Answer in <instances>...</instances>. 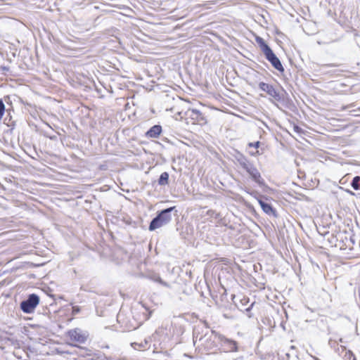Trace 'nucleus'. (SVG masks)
<instances>
[{
	"instance_id": "29",
	"label": "nucleus",
	"mask_w": 360,
	"mask_h": 360,
	"mask_svg": "<svg viewBox=\"0 0 360 360\" xmlns=\"http://www.w3.org/2000/svg\"><path fill=\"white\" fill-rule=\"evenodd\" d=\"M349 243L350 244V247H352L353 245L355 243V238L354 236H350L349 238Z\"/></svg>"
},
{
	"instance_id": "20",
	"label": "nucleus",
	"mask_w": 360,
	"mask_h": 360,
	"mask_svg": "<svg viewBox=\"0 0 360 360\" xmlns=\"http://www.w3.org/2000/svg\"><path fill=\"white\" fill-rule=\"evenodd\" d=\"M274 86L272 84L266 83L264 82H259L258 84V87L259 90L265 92L266 94H268L271 89Z\"/></svg>"
},
{
	"instance_id": "1",
	"label": "nucleus",
	"mask_w": 360,
	"mask_h": 360,
	"mask_svg": "<svg viewBox=\"0 0 360 360\" xmlns=\"http://www.w3.org/2000/svg\"><path fill=\"white\" fill-rule=\"evenodd\" d=\"M205 330H199V328H194L193 339L194 345L198 341L205 351L218 350L219 346V336L221 333L214 330H208L210 324L207 321H202Z\"/></svg>"
},
{
	"instance_id": "13",
	"label": "nucleus",
	"mask_w": 360,
	"mask_h": 360,
	"mask_svg": "<svg viewBox=\"0 0 360 360\" xmlns=\"http://www.w3.org/2000/svg\"><path fill=\"white\" fill-rule=\"evenodd\" d=\"M186 115H189L192 120L198 122H206V119L201 111L196 108H188L185 112Z\"/></svg>"
},
{
	"instance_id": "9",
	"label": "nucleus",
	"mask_w": 360,
	"mask_h": 360,
	"mask_svg": "<svg viewBox=\"0 0 360 360\" xmlns=\"http://www.w3.org/2000/svg\"><path fill=\"white\" fill-rule=\"evenodd\" d=\"M218 350H221L225 353H235L239 351L238 342L232 339L222 335L219 336V346Z\"/></svg>"
},
{
	"instance_id": "27",
	"label": "nucleus",
	"mask_w": 360,
	"mask_h": 360,
	"mask_svg": "<svg viewBox=\"0 0 360 360\" xmlns=\"http://www.w3.org/2000/svg\"><path fill=\"white\" fill-rule=\"evenodd\" d=\"M248 153V154L250 155V156H252V157H256L259 155H260V153L259 152L258 150H248L247 151Z\"/></svg>"
},
{
	"instance_id": "30",
	"label": "nucleus",
	"mask_w": 360,
	"mask_h": 360,
	"mask_svg": "<svg viewBox=\"0 0 360 360\" xmlns=\"http://www.w3.org/2000/svg\"><path fill=\"white\" fill-rule=\"evenodd\" d=\"M352 105H353V104H349V105H342V106L341 107V108H342V110H346L349 109Z\"/></svg>"
},
{
	"instance_id": "18",
	"label": "nucleus",
	"mask_w": 360,
	"mask_h": 360,
	"mask_svg": "<svg viewBox=\"0 0 360 360\" xmlns=\"http://www.w3.org/2000/svg\"><path fill=\"white\" fill-rule=\"evenodd\" d=\"M158 184L162 186L168 185L169 184V174L167 172L161 173L158 179Z\"/></svg>"
},
{
	"instance_id": "19",
	"label": "nucleus",
	"mask_w": 360,
	"mask_h": 360,
	"mask_svg": "<svg viewBox=\"0 0 360 360\" xmlns=\"http://www.w3.org/2000/svg\"><path fill=\"white\" fill-rule=\"evenodd\" d=\"M344 233H341V236L340 237V248L341 250H345L349 248V250L352 249V247H350V244L349 243V238L347 236H343Z\"/></svg>"
},
{
	"instance_id": "35",
	"label": "nucleus",
	"mask_w": 360,
	"mask_h": 360,
	"mask_svg": "<svg viewBox=\"0 0 360 360\" xmlns=\"http://www.w3.org/2000/svg\"><path fill=\"white\" fill-rule=\"evenodd\" d=\"M348 353H349V356H352V360H356L355 355L351 350H349Z\"/></svg>"
},
{
	"instance_id": "15",
	"label": "nucleus",
	"mask_w": 360,
	"mask_h": 360,
	"mask_svg": "<svg viewBox=\"0 0 360 360\" xmlns=\"http://www.w3.org/2000/svg\"><path fill=\"white\" fill-rule=\"evenodd\" d=\"M232 155L241 168L244 165H245L249 161H250V159H248L243 153H242L237 149H235L233 150V153H232Z\"/></svg>"
},
{
	"instance_id": "5",
	"label": "nucleus",
	"mask_w": 360,
	"mask_h": 360,
	"mask_svg": "<svg viewBox=\"0 0 360 360\" xmlns=\"http://www.w3.org/2000/svg\"><path fill=\"white\" fill-rule=\"evenodd\" d=\"M240 190L255 198L260 205L261 209L265 214L274 217H278V212L272 204L269 202V197L262 195L258 191L251 189L245 186H240Z\"/></svg>"
},
{
	"instance_id": "28",
	"label": "nucleus",
	"mask_w": 360,
	"mask_h": 360,
	"mask_svg": "<svg viewBox=\"0 0 360 360\" xmlns=\"http://www.w3.org/2000/svg\"><path fill=\"white\" fill-rule=\"evenodd\" d=\"M143 307L146 309V310L147 311L146 319L148 320L152 316L153 311L150 309H149L148 307H146L145 305H143Z\"/></svg>"
},
{
	"instance_id": "6",
	"label": "nucleus",
	"mask_w": 360,
	"mask_h": 360,
	"mask_svg": "<svg viewBox=\"0 0 360 360\" xmlns=\"http://www.w3.org/2000/svg\"><path fill=\"white\" fill-rule=\"evenodd\" d=\"M267 95L290 110H293L295 108L294 102L289 94L280 84L274 86Z\"/></svg>"
},
{
	"instance_id": "16",
	"label": "nucleus",
	"mask_w": 360,
	"mask_h": 360,
	"mask_svg": "<svg viewBox=\"0 0 360 360\" xmlns=\"http://www.w3.org/2000/svg\"><path fill=\"white\" fill-rule=\"evenodd\" d=\"M24 151L28 156H30L33 160H38V158L40 157L39 153L37 150V148L34 145H25Z\"/></svg>"
},
{
	"instance_id": "31",
	"label": "nucleus",
	"mask_w": 360,
	"mask_h": 360,
	"mask_svg": "<svg viewBox=\"0 0 360 360\" xmlns=\"http://www.w3.org/2000/svg\"><path fill=\"white\" fill-rule=\"evenodd\" d=\"M162 141H165V142H167V143H169L171 145H174V143L171 140H169L168 138H167V137H164L162 139Z\"/></svg>"
},
{
	"instance_id": "3",
	"label": "nucleus",
	"mask_w": 360,
	"mask_h": 360,
	"mask_svg": "<svg viewBox=\"0 0 360 360\" xmlns=\"http://www.w3.org/2000/svg\"><path fill=\"white\" fill-rule=\"evenodd\" d=\"M255 40L264 54L265 59L270 63L275 70L281 74H283L285 68L281 60L270 47L269 44L264 40V39L259 35H255Z\"/></svg>"
},
{
	"instance_id": "12",
	"label": "nucleus",
	"mask_w": 360,
	"mask_h": 360,
	"mask_svg": "<svg viewBox=\"0 0 360 360\" xmlns=\"http://www.w3.org/2000/svg\"><path fill=\"white\" fill-rule=\"evenodd\" d=\"M162 133V127L160 124H154L145 132V137L148 139H158Z\"/></svg>"
},
{
	"instance_id": "39",
	"label": "nucleus",
	"mask_w": 360,
	"mask_h": 360,
	"mask_svg": "<svg viewBox=\"0 0 360 360\" xmlns=\"http://www.w3.org/2000/svg\"><path fill=\"white\" fill-rule=\"evenodd\" d=\"M257 68L260 69V70H264V68L261 65H259L258 64L257 65Z\"/></svg>"
},
{
	"instance_id": "45",
	"label": "nucleus",
	"mask_w": 360,
	"mask_h": 360,
	"mask_svg": "<svg viewBox=\"0 0 360 360\" xmlns=\"http://www.w3.org/2000/svg\"><path fill=\"white\" fill-rule=\"evenodd\" d=\"M339 341H340V342H343L342 338H340V339L339 340Z\"/></svg>"
},
{
	"instance_id": "4",
	"label": "nucleus",
	"mask_w": 360,
	"mask_h": 360,
	"mask_svg": "<svg viewBox=\"0 0 360 360\" xmlns=\"http://www.w3.org/2000/svg\"><path fill=\"white\" fill-rule=\"evenodd\" d=\"M172 212L174 215L178 217V210L176 206H172L158 210L156 212L155 217L150 221L148 230L150 231H154L158 229H160L164 226L167 225L172 219Z\"/></svg>"
},
{
	"instance_id": "26",
	"label": "nucleus",
	"mask_w": 360,
	"mask_h": 360,
	"mask_svg": "<svg viewBox=\"0 0 360 360\" xmlns=\"http://www.w3.org/2000/svg\"><path fill=\"white\" fill-rule=\"evenodd\" d=\"M72 305V309H71V314L72 315H76V314H78L80 313L81 311V307L78 305H73L72 304H71Z\"/></svg>"
},
{
	"instance_id": "7",
	"label": "nucleus",
	"mask_w": 360,
	"mask_h": 360,
	"mask_svg": "<svg viewBox=\"0 0 360 360\" xmlns=\"http://www.w3.org/2000/svg\"><path fill=\"white\" fill-rule=\"evenodd\" d=\"M65 335L72 342H67V345L80 349H84V347H79L77 344H84L89 336L87 330H83L79 328L69 329L65 332Z\"/></svg>"
},
{
	"instance_id": "42",
	"label": "nucleus",
	"mask_w": 360,
	"mask_h": 360,
	"mask_svg": "<svg viewBox=\"0 0 360 360\" xmlns=\"http://www.w3.org/2000/svg\"><path fill=\"white\" fill-rule=\"evenodd\" d=\"M263 64H264L266 68H269V65H268L266 62L263 61Z\"/></svg>"
},
{
	"instance_id": "14",
	"label": "nucleus",
	"mask_w": 360,
	"mask_h": 360,
	"mask_svg": "<svg viewBox=\"0 0 360 360\" xmlns=\"http://www.w3.org/2000/svg\"><path fill=\"white\" fill-rule=\"evenodd\" d=\"M3 101L4 104L6 106V109L12 110L13 112H15L14 108L13 105V102L17 101L18 100H21L20 97L18 96L17 95H6L4 96L3 98H1Z\"/></svg>"
},
{
	"instance_id": "22",
	"label": "nucleus",
	"mask_w": 360,
	"mask_h": 360,
	"mask_svg": "<svg viewBox=\"0 0 360 360\" xmlns=\"http://www.w3.org/2000/svg\"><path fill=\"white\" fill-rule=\"evenodd\" d=\"M340 236L341 233H339L335 236L330 234V236L328 238V240L331 245L334 244L335 246H338V245L335 243L340 240Z\"/></svg>"
},
{
	"instance_id": "34",
	"label": "nucleus",
	"mask_w": 360,
	"mask_h": 360,
	"mask_svg": "<svg viewBox=\"0 0 360 360\" xmlns=\"http://www.w3.org/2000/svg\"><path fill=\"white\" fill-rule=\"evenodd\" d=\"M345 191H346L348 194H349L350 195H353V196L356 195V194L354 192H353L352 191H351V190H349V189H345Z\"/></svg>"
},
{
	"instance_id": "8",
	"label": "nucleus",
	"mask_w": 360,
	"mask_h": 360,
	"mask_svg": "<svg viewBox=\"0 0 360 360\" xmlns=\"http://www.w3.org/2000/svg\"><path fill=\"white\" fill-rule=\"evenodd\" d=\"M40 302V297L36 293L27 295L20 303V309L25 314H32Z\"/></svg>"
},
{
	"instance_id": "24",
	"label": "nucleus",
	"mask_w": 360,
	"mask_h": 360,
	"mask_svg": "<svg viewBox=\"0 0 360 360\" xmlns=\"http://www.w3.org/2000/svg\"><path fill=\"white\" fill-rule=\"evenodd\" d=\"M261 145V142L259 141H254V142H249L247 144L246 151H248V148H254L256 150H258Z\"/></svg>"
},
{
	"instance_id": "43",
	"label": "nucleus",
	"mask_w": 360,
	"mask_h": 360,
	"mask_svg": "<svg viewBox=\"0 0 360 360\" xmlns=\"http://www.w3.org/2000/svg\"><path fill=\"white\" fill-rule=\"evenodd\" d=\"M158 144H160V146L162 148H164V146H163L161 143H160V142H158Z\"/></svg>"
},
{
	"instance_id": "23",
	"label": "nucleus",
	"mask_w": 360,
	"mask_h": 360,
	"mask_svg": "<svg viewBox=\"0 0 360 360\" xmlns=\"http://www.w3.org/2000/svg\"><path fill=\"white\" fill-rule=\"evenodd\" d=\"M148 340L145 339L143 342H141V343H138V342H131V346L136 349V347L138 346L139 348H143L145 347L148 344Z\"/></svg>"
},
{
	"instance_id": "33",
	"label": "nucleus",
	"mask_w": 360,
	"mask_h": 360,
	"mask_svg": "<svg viewBox=\"0 0 360 360\" xmlns=\"http://www.w3.org/2000/svg\"><path fill=\"white\" fill-rule=\"evenodd\" d=\"M164 331H165V329L163 328H160L155 330V334L163 333Z\"/></svg>"
},
{
	"instance_id": "41",
	"label": "nucleus",
	"mask_w": 360,
	"mask_h": 360,
	"mask_svg": "<svg viewBox=\"0 0 360 360\" xmlns=\"http://www.w3.org/2000/svg\"><path fill=\"white\" fill-rule=\"evenodd\" d=\"M49 138L51 140H54L56 138V136H50Z\"/></svg>"
},
{
	"instance_id": "25",
	"label": "nucleus",
	"mask_w": 360,
	"mask_h": 360,
	"mask_svg": "<svg viewBox=\"0 0 360 360\" xmlns=\"http://www.w3.org/2000/svg\"><path fill=\"white\" fill-rule=\"evenodd\" d=\"M122 221L126 225H128V226H132L134 227H135L136 226V222L134 221L131 217H123L122 219Z\"/></svg>"
},
{
	"instance_id": "38",
	"label": "nucleus",
	"mask_w": 360,
	"mask_h": 360,
	"mask_svg": "<svg viewBox=\"0 0 360 360\" xmlns=\"http://www.w3.org/2000/svg\"><path fill=\"white\" fill-rule=\"evenodd\" d=\"M2 69H3L4 70H6V71H8V70H9V68H8V67H6V66H3V67H2Z\"/></svg>"
},
{
	"instance_id": "10",
	"label": "nucleus",
	"mask_w": 360,
	"mask_h": 360,
	"mask_svg": "<svg viewBox=\"0 0 360 360\" xmlns=\"http://www.w3.org/2000/svg\"><path fill=\"white\" fill-rule=\"evenodd\" d=\"M250 302V299L248 297H244L243 299L240 301V306L238 307V309L240 311H245L247 316L248 318L253 317V314L251 312L255 302H252L250 304H248Z\"/></svg>"
},
{
	"instance_id": "21",
	"label": "nucleus",
	"mask_w": 360,
	"mask_h": 360,
	"mask_svg": "<svg viewBox=\"0 0 360 360\" xmlns=\"http://www.w3.org/2000/svg\"><path fill=\"white\" fill-rule=\"evenodd\" d=\"M351 187L355 190H360V176H355L350 182Z\"/></svg>"
},
{
	"instance_id": "17",
	"label": "nucleus",
	"mask_w": 360,
	"mask_h": 360,
	"mask_svg": "<svg viewBox=\"0 0 360 360\" xmlns=\"http://www.w3.org/2000/svg\"><path fill=\"white\" fill-rule=\"evenodd\" d=\"M148 277L150 280H151L155 283H158L164 287H166L168 288H170V285L168 283H167L166 281H163L158 274L152 273V274H150Z\"/></svg>"
},
{
	"instance_id": "11",
	"label": "nucleus",
	"mask_w": 360,
	"mask_h": 360,
	"mask_svg": "<svg viewBox=\"0 0 360 360\" xmlns=\"http://www.w3.org/2000/svg\"><path fill=\"white\" fill-rule=\"evenodd\" d=\"M6 115L4 120V123L8 127L7 132L12 133L16 127V120L13 117L14 112L12 110L7 109L6 113Z\"/></svg>"
},
{
	"instance_id": "37",
	"label": "nucleus",
	"mask_w": 360,
	"mask_h": 360,
	"mask_svg": "<svg viewBox=\"0 0 360 360\" xmlns=\"http://www.w3.org/2000/svg\"><path fill=\"white\" fill-rule=\"evenodd\" d=\"M280 326L283 329V330H285V323L284 321H281Z\"/></svg>"
},
{
	"instance_id": "32",
	"label": "nucleus",
	"mask_w": 360,
	"mask_h": 360,
	"mask_svg": "<svg viewBox=\"0 0 360 360\" xmlns=\"http://www.w3.org/2000/svg\"><path fill=\"white\" fill-rule=\"evenodd\" d=\"M180 237L182 239L186 238V233L184 231H181L179 233Z\"/></svg>"
},
{
	"instance_id": "2",
	"label": "nucleus",
	"mask_w": 360,
	"mask_h": 360,
	"mask_svg": "<svg viewBox=\"0 0 360 360\" xmlns=\"http://www.w3.org/2000/svg\"><path fill=\"white\" fill-rule=\"evenodd\" d=\"M242 169L247 173L248 179L254 184L255 187H258L263 193L271 194L274 189L271 188L262 177L260 172L250 160Z\"/></svg>"
},
{
	"instance_id": "40",
	"label": "nucleus",
	"mask_w": 360,
	"mask_h": 360,
	"mask_svg": "<svg viewBox=\"0 0 360 360\" xmlns=\"http://www.w3.org/2000/svg\"><path fill=\"white\" fill-rule=\"evenodd\" d=\"M290 349H296V347H295V346H294V345H292V346H290Z\"/></svg>"
},
{
	"instance_id": "36",
	"label": "nucleus",
	"mask_w": 360,
	"mask_h": 360,
	"mask_svg": "<svg viewBox=\"0 0 360 360\" xmlns=\"http://www.w3.org/2000/svg\"><path fill=\"white\" fill-rule=\"evenodd\" d=\"M300 130H301V128L298 125L294 126V131L295 132H299Z\"/></svg>"
},
{
	"instance_id": "44",
	"label": "nucleus",
	"mask_w": 360,
	"mask_h": 360,
	"mask_svg": "<svg viewBox=\"0 0 360 360\" xmlns=\"http://www.w3.org/2000/svg\"><path fill=\"white\" fill-rule=\"evenodd\" d=\"M327 235H330V234H329V231H327V232L325 233V236H327Z\"/></svg>"
}]
</instances>
